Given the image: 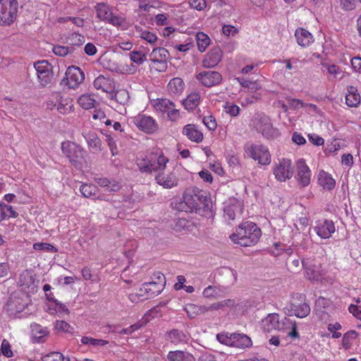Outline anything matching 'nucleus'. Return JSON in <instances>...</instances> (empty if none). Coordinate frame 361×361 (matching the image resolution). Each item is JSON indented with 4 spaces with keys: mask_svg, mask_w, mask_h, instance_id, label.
I'll return each mask as SVG.
<instances>
[{
    "mask_svg": "<svg viewBox=\"0 0 361 361\" xmlns=\"http://www.w3.org/2000/svg\"><path fill=\"white\" fill-rule=\"evenodd\" d=\"M173 209L178 211V212H192L191 209L189 208L188 205L186 204V202L183 199H180L179 201L173 202L171 203Z\"/></svg>",
    "mask_w": 361,
    "mask_h": 361,
    "instance_id": "nucleus-50",
    "label": "nucleus"
},
{
    "mask_svg": "<svg viewBox=\"0 0 361 361\" xmlns=\"http://www.w3.org/2000/svg\"><path fill=\"white\" fill-rule=\"evenodd\" d=\"M169 51L163 47H156L153 49L149 54V60L153 63H165L169 58Z\"/></svg>",
    "mask_w": 361,
    "mask_h": 361,
    "instance_id": "nucleus-27",
    "label": "nucleus"
},
{
    "mask_svg": "<svg viewBox=\"0 0 361 361\" xmlns=\"http://www.w3.org/2000/svg\"><path fill=\"white\" fill-rule=\"evenodd\" d=\"M0 352L1 354L2 353L6 357H11L13 356V352L11 349V345L6 339H4L2 341Z\"/></svg>",
    "mask_w": 361,
    "mask_h": 361,
    "instance_id": "nucleus-55",
    "label": "nucleus"
},
{
    "mask_svg": "<svg viewBox=\"0 0 361 361\" xmlns=\"http://www.w3.org/2000/svg\"><path fill=\"white\" fill-rule=\"evenodd\" d=\"M357 336V333L355 331L351 330L348 331L343 335V345L345 349H348L350 345V341L355 339Z\"/></svg>",
    "mask_w": 361,
    "mask_h": 361,
    "instance_id": "nucleus-51",
    "label": "nucleus"
},
{
    "mask_svg": "<svg viewBox=\"0 0 361 361\" xmlns=\"http://www.w3.org/2000/svg\"><path fill=\"white\" fill-rule=\"evenodd\" d=\"M295 36L298 44L301 47H307L313 42L312 34L307 30L299 28L295 30Z\"/></svg>",
    "mask_w": 361,
    "mask_h": 361,
    "instance_id": "nucleus-29",
    "label": "nucleus"
},
{
    "mask_svg": "<svg viewBox=\"0 0 361 361\" xmlns=\"http://www.w3.org/2000/svg\"><path fill=\"white\" fill-rule=\"evenodd\" d=\"M196 42L198 50L201 52H203L209 45L210 38L204 32H199L196 35Z\"/></svg>",
    "mask_w": 361,
    "mask_h": 361,
    "instance_id": "nucleus-38",
    "label": "nucleus"
},
{
    "mask_svg": "<svg viewBox=\"0 0 361 361\" xmlns=\"http://www.w3.org/2000/svg\"><path fill=\"white\" fill-rule=\"evenodd\" d=\"M290 326L287 325V330L290 329V331L288 333V336L292 338H298L300 337L299 333L298 332L297 326L295 322H293L290 320Z\"/></svg>",
    "mask_w": 361,
    "mask_h": 361,
    "instance_id": "nucleus-58",
    "label": "nucleus"
},
{
    "mask_svg": "<svg viewBox=\"0 0 361 361\" xmlns=\"http://www.w3.org/2000/svg\"><path fill=\"white\" fill-rule=\"evenodd\" d=\"M286 100L289 106L293 109H298L304 106L302 101L298 99L287 97Z\"/></svg>",
    "mask_w": 361,
    "mask_h": 361,
    "instance_id": "nucleus-59",
    "label": "nucleus"
},
{
    "mask_svg": "<svg viewBox=\"0 0 361 361\" xmlns=\"http://www.w3.org/2000/svg\"><path fill=\"white\" fill-rule=\"evenodd\" d=\"M253 123L257 131L268 139L278 135V131L273 128L270 118L264 114H257L253 120Z\"/></svg>",
    "mask_w": 361,
    "mask_h": 361,
    "instance_id": "nucleus-8",
    "label": "nucleus"
},
{
    "mask_svg": "<svg viewBox=\"0 0 361 361\" xmlns=\"http://www.w3.org/2000/svg\"><path fill=\"white\" fill-rule=\"evenodd\" d=\"M200 192H202V190L195 188L185 192L183 195V199L191 209L192 212H195V213H197V211H200L198 204L199 200H200Z\"/></svg>",
    "mask_w": 361,
    "mask_h": 361,
    "instance_id": "nucleus-19",
    "label": "nucleus"
},
{
    "mask_svg": "<svg viewBox=\"0 0 361 361\" xmlns=\"http://www.w3.org/2000/svg\"><path fill=\"white\" fill-rule=\"evenodd\" d=\"M124 21V19L119 16H116L113 13L111 14V17L109 18L107 22L114 26H121Z\"/></svg>",
    "mask_w": 361,
    "mask_h": 361,
    "instance_id": "nucleus-62",
    "label": "nucleus"
},
{
    "mask_svg": "<svg viewBox=\"0 0 361 361\" xmlns=\"http://www.w3.org/2000/svg\"><path fill=\"white\" fill-rule=\"evenodd\" d=\"M0 210L1 215L7 216L8 217L16 218L18 216V213L16 212L11 205H8L5 203H0Z\"/></svg>",
    "mask_w": 361,
    "mask_h": 361,
    "instance_id": "nucleus-45",
    "label": "nucleus"
},
{
    "mask_svg": "<svg viewBox=\"0 0 361 361\" xmlns=\"http://www.w3.org/2000/svg\"><path fill=\"white\" fill-rule=\"evenodd\" d=\"M33 282H34L33 278L30 274L29 272L25 271V272H23L22 274H20V279H19V282H18L20 284V286H25L26 287H30V286L32 283H33Z\"/></svg>",
    "mask_w": 361,
    "mask_h": 361,
    "instance_id": "nucleus-52",
    "label": "nucleus"
},
{
    "mask_svg": "<svg viewBox=\"0 0 361 361\" xmlns=\"http://www.w3.org/2000/svg\"><path fill=\"white\" fill-rule=\"evenodd\" d=\"M290 319L284 317L280 319L279 314L276 313L269 314L265 318L262 319V328L267 332L272 330L287 331V325L290 326Z\"/></svg>",
    "mask_w": 361,
    "mask_h": 361,
    "instance_id": "nucleus-6",
    "label": "nucleus"
},
{
    "mask_svg": "<svg viewBox=\"0 0 361 361\" xmlns=\"http://www.w3.org/2000/svg\"><path fill=\"white\" fill-rule=\"evenodd\" d=\"M285 309L288 311V315H295L298 318H305L310 313V307L305 302V295L301 293H294L288 307Z\"/></svg>",
    "mask_w": 361,
    "mask_h": 361,
    "instance_id": "nucleus-3",
    "label": "nucleus"
},
{
    "mask_svg": "<svg viewBox=\"0 0 361 361\" xmlns=\"http://www.w3.org/2000/svg\"><path fill=\"white\" fill-rule=\"evenodd\" d=\"M314 230L320 238L327 239L335 232V226L332 221L325 219L318 222Z\"/></svg>",
    "mask_w": 361,
    "mask_h": 361,
    "instance_id": "nucleus-16",
    "label": "nucleus"
},
{
    "mask_svg": "<svg viewBox=\"0 0 361 361\" xmlns=\"http://www.w3.org/2000/svg\"><path fill=\"white\" fill-rule=\"evenodd\" d=\"M52 51L56 56H66L69 54L73 53L75 48H73V47L69 46L56 45L53 47Z\"/></svg>",
    "mask_w": 361,
    "mask_h": 361,
    "instance_id": "nucleus-42",
    "label": "nucleus"
},
{
    "mask_svg": "<svg viewBox=\"0 0 361 361\" xmlns=\"http://www.w3.org/2000/svg\"><path fill=\"white\" fill-rule=\"evenodd\" d=\"M204 297L205 298H216L217 296V290L215 286H209L202 293Z\"/></svg>",
    "mask_w": 361,
    "mask_h": 361,
    "instance_id": "nucleus-63",
    "label": "nucleus"
},
{
    "mask_svg": "<svg viewBox=\"0 0 361 361\" xmlns=\"http://www.w3.org/2000/svg\"><path fill=\"white\" fill-rule=\"evenodd\" d=\"M17 0H0V25H11L18 12Z\"/></svg>",
    "mask_w": 361,
    "mask_h": 361,
    "instance_id": "nucleus-4",
    "label": "nucleus"
},
{
    "mask_svg": "<svg viewBox=\"0 0 361 361\" xmlns=\"http://www.w3.org/2000/svg\"><path fill=\"white\" fill-rule=\"evenodd\" d=\"M167 358L169 361H195V357L192 354L183 350L170 351Z\"/></svg>",
    "mask_w": 361,
    "mask_h": 361,
    "instance_id": "nucleus-30",
    "label": "nucleus"
},
{
    "mask_svg": "<svg viewBox=\"0 0 361 361\" xmlns=\"http://www.w3.org/2000/svg\"><path fill=\"white\" fill-rule=\"evenodd\" d=\"M297 180L302 187L308 185L310 183L311 171L306 165L304 159H299L296 162Z\"/></svg>",
    "mask_w": 361,
    "mask_h": 361,
    "instance_id": "nucleus-14",
    "label": "nucleus"
},
{
    "mask_svg": "<svg viewBox=\"0 0 361 361\" xmlns=\"http://www.w3.org/2000/svg\"><path fill=\"white\" fill-rule=\"evenodd\" d=\"M140 37L143 39L146 40L147 42L153 45L155 44L156 42L158 39L155 34L147 30L142 31L141 32Z\"/></svg>",
    "mask_w": 361,
    "mask_h": 361,
    "instance_id": "nucleus-56",
    "label": "nucleus"
},
{
    "mask_svg": "<svg viewBox=\"0 0 361 361\" xmlns=\"http://www.w3.org/2000/svg\"><path fill=\"white\" fill-rule=\"evenodd\" d=\"M84 137L90 148L94 151L101 150L102 141L96 133H89L86 135H84Z\"/></svg>",
    "mask_w": 361,
    "mask_h": 361,
    "instance_id": "nucleus-35",
    "label": "nucleus"
},
{
    "mask_svg": "<svg viewBox=\"0 0 361 361\" xmlns=\"http://www.w3.org/2000/svg\"><path fill=\"white\" fill-rule=\"evenodd\" d=\"M196 78L204 87L218 85L222 80V75L217 71H203L197 75Z\"/></svg>",
    "mask_w": 361,
    "mask_h": 361,
    "instance_id": "nucleus-12",
    "label": "nucleus"
},
{
    "mask_svg": "<svg viewBox=\"0 0 361 361\" xmlns=\"http://www.w3.org/2000/svg\"><path fill=\"white\" fill-rule=\"evenodd\" d=\"M292 163L290 159H283L274 169L275 178L279 181H285L293 176Z\"/></svg>",
    "mask_w": 361,
    "mask_h": 361,
    "instance_id": "nucleus-11",
    "label": "nucleus"
},
{
    "mask_svg": "<svg viewBox=\"0 0 361 361\" xmlns=\"http://www.w3.org/2000/svg\"><path fill=\"white\" fill-rule=\"evenodd\" d=\"M130 59L137 65H141L147 60V53H143L141 51H133L130 53Z\"/></svg>",
    "mask_w": 361,
    "mask_h": 361,
    "instance_id": "nucleus-44",
    "label": "nucleus"
},
{
    "mask_svg": "<svg viewBox=\"0 0 361 361\" xmlns=\"http://www.w3.org/2000/svg\"><path fill=\"white\" fill-rule=\"evenodd\" d=\"M219 309L225 310L226 308H232L235 305V302L233 299H226L220 302H218Z\"/></svg>",
    "mask_w": 361,
    "mask_h": 361,
    "instance_id": "nucleus-64",
    "label": "nucleus"
},
{
    "mask_svg": "<svg viewBox=\"0 0 361 361\" xmlns=\"http://www.w3.org/2000/svg\"><path fill=\"white\" fill-rule=\"evenodd\" d=\"M168 339L173 343H185L188 338L186 334L180 330L172 329L168 332Z\"/></svg>",
    "mask_w": 361,
    "mask_h": 361,
    "instance_id": "nucleus-34",
    "label": "nucleus"
},
{
    "mask_svg": "<svg viewBox=\"0 0 361 361\" xmlns=\"http://www.w3.org/2000/svg\"><path fill=\"white\" fill-rule=\"evenodd\" d=\"M81 343L84 345H90L92 346H104L109 342L103 339H97L92 337L83 336L81 338Z\"/></svg>",
    "mask_w": 361,
    "mask_h": 361,
    "instance_id": "nucleus-43",
    "label": "nucleus"
},
{
    "mask_svg": "<svg viewBox=\"0 0 361 361\" xmlns=\"http://www.w3.org/2000/svg\"><path fill=\"white\" fill-rule=\"evenodd\" d=\"M318 181L324 189L329 190H332L336 185V181L331 176L324 171L319 172Z\"/></svg>",
    "mask_w": 361,
    "mask_h": 361,
    "instance_id": "nucleus-33",
    "label": "nucleus"
},
{
    "mask_svg": "<svg viewBox=\"0 0 361 361\" xmlns=\"http://www.w3.org/2000/svg\"><path fill=\"white\" fill-rule=\"evenodd\" d=\"M80 191L85 197H90L96 195L97 188L93 185L83 184L80 188Z\"/></svg>",
    "mask_w": 361,
    "mask_h": 361,
    "instance_id": "nucleus-46",
    "label": "nucleus"
},
{
    "mask_svg": "<svg viewBox=\"0 0 361 361\" xmlns=\"http://www.w3.org/2000/svg\"><path fill=\"white\" fill-rule=\"evenodd\" d=\"M145 299L154 298L158 295L162 290V284L152 281L143 283Z\"/></svg>",
    "mask_w": 361,
    "mask_h": 361,
    "instance_id": "nucleus-28",
    "label": "nucleus"
},
{
    "mask_svg": "<svg viewBox=\"0 0 361 361\" xmlns=\"http://www.w3.org/2000/svg\"><path fill=\"white\" fill-rule=\"evenodd\" d=\"M245 152L247 155L261 165H268L271 163V154L268 148L259 144H247Z\"/></svg>",
    "mask_w": 361,
    "mask_h": 361,
    "instance_id": "nucleus-5",
    "label": "nucleus"
},
{
    "mask_svg": "<svg viewBox=\"0 0 361 361\" xmlns=\"http://www.w3.org/2000/svg\"><path fill=\"white\" fill-rule=\"evenodd\" d=\"M55 329L66 333H73V328L65 321H56L55 324Z\"/></svg>",
    "mask_w": 361,
    "mask_h": 361,
    "instance_id": "nucleus-53",
    "label": "nucleus"
},
{
    "mask_svg": "<svg viewBox=\"0 0 361 361\" xmlns=\"http://www.w3.org/2000/svg\"><path fill=\"white\" fill-rule=\"evenodd\" d=\"M302 264L305 271V276L311 281H317L321 276L320 264H317L314 259H305L302 261Z\"/></svg>",
    "mask_w": 361,
    "mask_h": 361,
    "instance_id": "nucleus-13",
    "label": "nucleus"
},
{
    "mask_svg": "<svg viewBox=\"0 0 361 361\" xmlns=\"http://www.w3.org/2000/svg\"><path fill=\"white\" fill-rule=\"evenodd\" d=\"M202 121L204 124L211 130H214L217 127L216 120L212 116H204Z\"/></svg>",
    "mask_w": 361,
    "mask_h": 361,
    "instance_id": "nucleus-57",
    "label": "nucleus"
},
{
    "mask_svg": "<svg viewBox=\"0 0 361 361\" xmlns=\"http://www.w3.org/2000/svg\"><path fill=\"white\" fill-rule=\"evenodd\" d=\"M78 104L85 109H90L94 107L96 100L89 94L81 95L78 99Z\"/></svg>",
    "mask_w": 361,
    "mask_h": 361,
    "instance_id": "nucleus-39",
    "label": "nucleus"
},
{
    "mask_svg": "<svg viewBox=\"0 0 361 361\" xmlns=\"http://www.w3.org/2000/svg\"><path fill=\"white\" fill-rule=\"evenodd\" d=\"M111 102H116L120 106H124L130 99L128 92L125 89H120L116 91L113 90L109 95Z\"/></svg>",
    "mask_w": 361,
    "mask_h": 361,
    "instance_id": "nucleus-26",
    "label": "nucleus"
},
{
    "mask_svg": "<svg viewBox=\"0 0 361 361\" xmlns=\"http://www.w3.org/2000/svg\"><path fill=\"white\" fill-rule=\"evenodd\" d=\"M222 59V51L219 47H214L202 61V66L206 68L215 67Z\"/></svg>",
    "mask_w": 361,
    "mask_h": 361,
    "instance_id": "nucleus-18",
    "label": "nucleus"
},
{
    "mask_svg": "<svg viewBox=\"0 0 361 361\" xmlns=\"http://www.w3.org/2000/svg\"><path fill=\"white\" fill-rule=\"evenodd\" d=\"M231 340H233L231 346L240 349L250 348L252 345L251 338L244 334H231Z\"/></svg>",
    "mask_w": 361,
    "mask_h": 361,
    "instance_id": "nucleus-23",
    "label": "nucleus"
},
{
    "mask_svg": "<svg viewBox=\"0 0 361 361\" xmlns=\"http://www.w3.org/2000/svg\"><path fill=\"white\" fill-rule=\"evenodd\" d=\"M216 338L221 343L230 346L232 345L231 334L228 336V334H218Z\"/></svg>",
    "mask_w": 361,
    "mask_h": 361,
    "instance_id": "nucleus-60",
    "label": "nucleus"
},
{
    "mask_svg": "<svg viewBox=\"0 0 361 361\" xmlns=\"http://www.w3.org/2000/svg\"><path fill=\"white\" fill-rule=\"evenodd\" d=\"M149 173L152 171H163L166 164L168 162V159L163 155H158L157 154L151 153L147 156Z\"/></svg>",
    "mask_w": 361,
    "mask_h": 361,
    "instance_id": "nucleus-17",
    "label": "nucleus"
},
{
    "mask_svg": "<svg viewBox=\"0 0 361 361\" xmlns=\"http://www.w3.org/2000/svg\"><path fill=\"white\" fill-rule=\"evenodd\" d=\"M153 105L157 111L166 114L171 121H174L179 118V111L175 109V104L169 99H157Z\"/></svg>",
    "mask_w": 361,
    "mask_h": 361,
    "instance_id": "nucleus-9",
    "label": "nucleus"
},
{
    "mask_svg": "<svg viewBox=\"0 0 361 361\" xmlns=\"http://www.w3.org/2000/svg\"><path fill=\"white\" fill-rule=\"evenodd\" d=\"M262 235L260 228L256 224L245 221L238 226L235 233L230 235L231 240L243 247L255 245Z\"/></svg>",
    "mask_w": 361,
    "mask_h": 361,
    "instance_id": "nucleus-1",
    "label": "nucleus"
},
{
    "mask_svg": "<svg viewBox=\"0 0 361 361\" xmlns=\"http://www.w3.org/2000/svg\"><path fill=\"white\" fill-rule=\"evenodd\" d=\"M134 123L138 128L147 133H154L158 128L155 121L152 117L145 115H138L135 117Z\"/></svg>",
    "mask_w": 361,
    "mask_h": 361,
    "instance_id": "nucleus-15",
    "label": "nucleus"
},
{
    "mask_svg": "<svg viewBox=\"0 0 361 361\" xmlns=\"http://www.w3.org/2000/svg\"><path fill=\"white\" fill-rule=\"evenodd\" d=\"M200 194V200H199L198 207L200 211H197V214L202 216H211L212 214V202L209 197H208L205 192L202 190Z\"/></svg>",
    "mask_w": 361,
    "mask_h": 361,
    "instance_id": "nucleus-22",
    "label": "nucleus"
},
{
    "mask_svg": "<svg viewBox=\"0 0 361 361\" xmlns=\"http://www.w3.org/2000/svg\"><path fill=\"white\" fill-rule=\"evenodd\" d=\"M182 133L190 140L196 143H200L203 140V134L194 124H188L185 126L183 128Z\"/></svg>",
    "mask_w": 361,
    "mask_h": 361,
    "instance_id": "nucleus-24",
    "label": "nucleus"
},
{
    "mask_svg": "<svg viewBox=\"0 0 361 361\" xmlns=\"http://www.w3.org/2000/svg\"><path fill=\"white\" fill-rule=\"evenodd\" d=\"M33 248L36 250H44L47 252H56L58 250L51 244L47 243H35Z\"/></svg>",
    "mask_w": 361,
    "mask_h": 361,
    "instance_id": "nucleus-48",
    "label": "nucleus"
},
{
    "mask_svg": "<svg viewBox=\"0 0 361 361\" xmlns=\"http://www.w3.org/2000/svg\"><path fill=\"white\" fill-rule=\"evenodd\" d=\"M357 2L361 3V0H340V6L345 11L355 9Z\"/></svg>",
    "mask_w": 361,
    "mask_h": 361,
    "instance_id": "nucleus-47",
    "label": "nucleus"
},
{
    "mask_svg": "<svg viewBox=\"0 0 361 361\" xmlns=\"http://www.w3.org/2000/svg\"><path fill=\"white\" fill-rule=\"evenodd\" d=\"M348 93L345 95L346 104L348 106H357L360 103V96L354 86L347 87Z\"/></svg>",
    "mask_w": 361,
    "mask_h": 361,
    "instance_id": "nucleus-32",
    "label": "nucleus"
},
{
    "mask_svg": "<svg viewBox=\"0 0 361 361\" xmlns=\"http://www.w3.org/2000/svg\"><path fill=\"white\" fill-rule=\"evenodd\" d=\"M61 150L70 164L76 169H81L86 163V152L79 145L70 141L61 143Z\"/></svg>",
    "mask_w": 361,
    "mask_h": 361,
    "instance_id": "nucleus-2",
    "label": "nucleus"
},
{
    "mask_svg": "<svg viewBox=\"0 0 361 361\" xmlns=\"http://www.w3.org/2000/svg\"><path fill=\"white\" fill-rule=\"evenodd\" d=\"M30 328L32 342L39 343H44L46 341L45 338L49 334L47 328L37 323L32 324Z\"/></svg>",
    "mask_w": 361,
    "mask_h": 361,
    "instance_id": "nucleus-20",
    "label": "nucleus"
},
{
    "mask_svg": "<svg viewBox=\"0 0 361 361\" xmlns=\"http://www.w3.org/2000/svg\"><path fill=\"white\" fill-rule=\"evenodd\" d=\"M65 79L70 89H75L85 80V74L79 67L72 66L67 68Z\"/></svg>",
    "mask_w": 361,
    "mask_h": 361,
    "instance_id": "nucleus-10",
    "label": "nucleus"
},
{
    "mask_svg": "<svg viewBox=\"0 0 361 361\" xmlns=\"http://www.w3.org/2000/svg\"><path fill=\"white\" fill-rule=\"evenodd\" d=\"M184 90V82L180 78H174L171 79L168 84V91L169 94L173 97H177Z\"/></svg>",
    "mask_w": 361,
    "mask_h": 361,
    "instance_id": "nucleus-31",
    "label": "nucleus"
},
{
    "mask_svg": "<svg viewBox=\"0 0 361 361\" xmlns=\"http://www.w3.org/2000/svg\"><path fill=\"white\" fill-rule=\"evenodd\" d=\"M37 78L42 87H47L52 83L54 75L53 66L46 60L38 61L34 63Z\"/></svg>",
    "mask_w": 361,
    "mask_h": 361,
    "instance_id": "nucleus-7",
    "label": "nucleus"
},
{
    "mask_svg": "<svg viewBox=\"0 0 361 361\" xmlns=\"http://www.w3.org/2000/svg\"><path fill=\"white\" fill-rule=\"evenodd\" d=\"M155 180L159 185L163 186L164 188H171L178 184L176 175L173 172L166 176L159 173L156 176Z\"/></svg>",
    "mask_w": 361,
    "mask_h": 361,
    "instance_id": "nucleus-25",
    "label": "nucleus"
},
{
    "mask_svg": "<svg viewBox=\"0 0 361 361\" xmlns=\"http://www.w3.org/2000/svg\"><path fill=\"white\" fill-rule=\"evenodd\" d=\"M56 101L59 102L57 110L61 114H66L71 111L73 107L72 101L68 99H63L59 94L56 96Z\"/></svg>",
    "mask_w": 361,
    "mask_h": 361,
    "instance_id": "nucleus-37",
    "label": "nucleus"
},
{
    "mask_svg": "<svg viewBox=\"0 0 361 361\" xmlns=\"http://www.w3.org/2000/svg\"><path fill=\"white\" fill-rule=\"evenodd\" d=\"M200 99V93L193 92L189 94L187 98L183 101V104L186 109L193 110L199 104Z\"/></svg>",
    "mask_w": 361,
    "mask_h": 361,
    "instance_id": "nucleus-36",
    "label": "nucleus"
},
{
    "mask_svg": "<svg viewBox=\"0 0 361 361\" xmlns=\"http://www.w3.org/2000/svg\"><path fill=\"white\" fill-rule=\"evenodd\" d=\"M85 42V37L79 33H73L67 37V42L69 47H80Z\"/></svg>",
    "mask_w": 361,
    "mask_h": 361,
    "instance_id": "nucleus-41",
    "label": "nucleus"
},
{
    "mask_svg": "<svg viewBox=\"0 0 361 361\" xmlns=\"http://www.w3.org/2000/svg\"><path fill=\"white\" fill-rule=\"evenodd\" d=\"M65 357L62 353L56 351L49 353L42 357V361H63Z\"/></svg>",
    "mask_w": 361,
    "mask_h": 361,
    "instance_id": "nucleus-49",
    "label": "nucleus"
},
{
    "mask_svg": "<svg viewBox=\"0 0 361 361\" xmlns=\"http://www.w3.org/2000/svg\"><path fill=\"white\" fill-rule=\"evenodd\" d=\"M94 87L97 90H101L102 92L107 93L109 96L114 90L115 84L110 78L100 75L94 80Z\"/></svg>",
    "mask_w": 361,
    "mask_h": 361,
    "instance_id": "nucleus-21",
    "label": "nucleus"
},
{
    "mask_svg": "<svg viewBox=\"0 0 361 361\" xmlns=\"http://www.w3.org/2000/svg\"><path fill=\"white\" fill-rule=\"evenodd\" d=\"M185 310L188 316L191 319L195 318L197 315L200 314L199 305L195 304H188L185 307Z\"/></svg>",
    "mask_w": 361,
    "mask_h": 361,
    "instance_id": "nucleus-54",
    "label": "nucleus"
},
{
    "mask_svg": "<svg viewBox=\"0 0 361 361\" xmlns=\"http://www.w3.org/2000/svg\"><path fill=\"white\" fill-rule=\"evenodd\" d=\"M96 11L97 18L105 21L108 20L112 13L109 8L104 4H98L96 7Z\"/></svg>",
    "mask_w": 361,
    "mask_h": 361,
    "instance_id": "nucleus-40",
    "label": "nucleus"
},
{
    "mask_svg": "<svg viewBox=\"0 0 361 361\" xmlns=\"http://www.w3.org/2000/svg\"><path fill=\"white\" fill-rule=\"evenodd\" d=\"M142 325H143L142 323L137 322L136 324H134L130 326L128 328L123 329L120 331V334H128H128H131L135 331H137V330L140 329L142 326Z\"/></svg>",
    "mask_w": 361,
    "mask_h": 361,
    "instance_id": "nucleus-61",
    "label": "nucleus"
}]
</instances>
